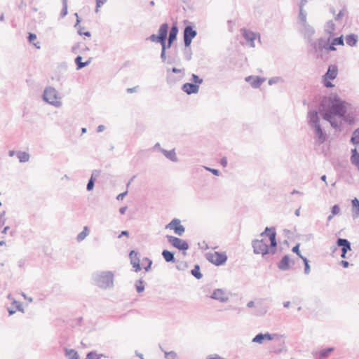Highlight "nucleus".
<instances>
[{"label": "nucleus", "mask_w": 359, "mask_h": 359, "mask_svg": "<svg viewBox=\"0 0 359 359\" xmlns=\"http://www.w3.org/2000/svg\"><path fill=\"white\" fill-rule=\"evenodd\" d=\"M261 239H255L252 241L253 252L255 255H262L263 257L269 254L274 255L277 250L276 232L274 227H266L261 233Z\"/></svg>", "instance_id": "f257e3e1"}, {"label": "nucleus", "mask_w": 359, "mask_h": 359, "mask_svg": "<svg viewBox=\"0 0 359 359\" xmlns=\"http://www.w3.org/2000/svg\"><path fill=\"white\" fill-rule=\"evenodd\" d=\"M309 126L313 130L316 142L318 144H323L327 140V135L320 124V118L316 110L309 111L307 114Z\"/></svg>", "instance_id": "f03ea898"}, {"label": "nucleus", "mask_w": 359, "mask_h": 359, "mask_svg": "<svg viewBox=\"0 0 359 359\" xmlns=\"http://www.w3.org/2000/svg\"><path fill=\"white\" fill-rule=\"evenodd\" d=\"M330 103L329 108L332 110L334 115L343 116L347 111L348 103L342 100L337 95H331L328 97Z\"/></svg>", "instance_id": "7ed1b4c3"}, {"label": "nucleus", "mask_w": 359, "mask_h": 359, "mask_svg": "<svg viewBox=\"0 0 359 359\" xmlns=\"http://www.w3.org/2000/svg\"><path fill=\"white\" fill-rule=\"evenodd\" d=\"M95 284L103 289L112 287L114 285V274L111 271H102L94 275Z\"/></svg>", "instance_id": "20e7f679"}, {"label": "nucleus", "mask_w": 359, "mask_h": 359, "mask_svg": "<svg viewBox=\"0 0 359 359\" xmlns=\"http://www.w3.org/2000/svg\"><path fill=\"white\" fill-rule=\"evenodd\" d=\"M46 103L55 107H60L62 106L61 97L53 87L46 88Z\"/></svg>", "instance_id": "39448f33"}, {"label": "nucleus", "mask_w": 359, "mask_h": 359, "mask_svg": "<svg viewBox=\"0 0 359 359\" xmlns=\"http://www.w3.org/2000/svg\"><path fill=\"white\" fill-rule=\"evenodd\" d=\"M166 238L168 241L175 248L185 251L189 249V246L186 241H184L173 236L167 235Z\"/></svg>", "instance_id": "423d86ee"}, {"label": "nucleus", "mask_w": 359, "mask_h": 359, "mask_svg": "<svg viewBox=\"0 0 359 359\" xmlns=\"http://www.w3.org/2000/svg\"><path fill=\"white\" fill-rule=\"evenodd\" d=\"M207 259L209 262L214 264L216 266H220L224 264L227 259V257L224 253L219 252H215L214 253H208Z\"/></svg>", "instance_id": "0eeeda50"}, {"label": "nucleus", "mask_w": 359, "mask_h": 359, "mask_svg": "<svg viewBox=\"0 0 359 359\" xmlns=\"http://www.w3.org/2000/svg\"><path fill=\"white\" fill-rule=\"evenodd\" d=\"M325 42L326 39L323 37L318 39L317 41L312 39L307 41L308 44L311 47L312 51L317 55L325 49Z\"/></svg>", "instance_id": "6e6552de"}, {"label": "nucleus", "mask_w": 359, "mask_h": 359, "mask_svg": "<svg viewBox=\"0 0 359 359\" xmlns=\"http://www.w3.org/2000/svg\"><path fill=\"white\" fill-rule=\"evenodd\" d=\"M197 35V32L192 26H187L184 29V43L185 47L190 46L191 41Z\"/></svg>", "instance_id": "1a4fd4ad"}, {"label": "nucleus", "mask_w": 359, "mask_h": 359, "mask_svg": "<svg viewBox=\"0 0 359 359\" xmlns=\"http://www.w3.org/2000/svg\"><path fill=\"white\" fill-rule=\"evenodd\" d=\"M241 32L250 46L255 47V40L257 36L259 38V35L245 28H242Z\"/></svg>", "instance_id": "9d476101"}, {"label": "nucleus", "mask_w": 359, "mask_h": 359, "mask_svg": "<svg viewBox=\"0 0 359 359\" xmlns=\"http://www.w3.org/2000/svg\"><path fill=\"white\" fill-rule=\"evenodd\" d=\"M300 32L304 35L306 41H309L312 39V36L315 33V29L308 23H305L301 25Z\"/></svg>", "instance_id": "9b49d317"}, {"label": "nucleus", "mask_w": 359, "mask_h": 359, "mask_svg": "<svg viewBox=\"0 0 359 359\" xmlns=\"http://www.w3.org/2000/svg\"><path fill=\"white\" fill-rule=\"evenodd\" d=\"M210 298L212 299L218 300L223 303L227 302L229 301V297L226 296L222 289L215 290L211 294Z\"/></svg>", "instance_id": "f8f14e48"}, {"label": "nucleus", "mask_w": 359, "mask_h": 359, "mask_svg": "<svg viewBox=\"0 0 359 359\" xmlns=\"http://www.w3.org/2000/svg\"><path fill=\"white\" fill-rule=\"evenodd\" d=\"M130 264L135 269L136 272L141 270L140 264V257L138 252L135 250H131L129 254Z\"/></svg>", "instance_id": "ddd939ff"}, {"label": "nucleus", "mask_w": 359, "mask_h": 359, "mask_svg": "<svg viewBox=\"0 0 359 359\" xmlns=\"http://www.w3.org/2000/svg\"><path fill=\"white\" fill-rule=\"evenodd\" d=\"M334 351L333 348H327L312 353L315 359H325Z\"/></svg>", "instance_id": "4468645a"}, {"label": "nucleus", "mask_w": 359, "mask_h": 359, "mask_svg": "<svg viewBox=\"0 0 359 359\" xmlns=\"http://www.w3.org/2000/svg\"><path fill=\"white\" fill-rule=\"evenodd\" d=\"M168 31V25L167 23L162 24L158 29V39L161 41V45L165 44Z\"/></svg>", "instance_id": "2eb2a0df"}, {"label": "nucleus", "mask_w": 359, "mask_h": 359, "mask_svg": "<svg viewBox=\"0 0 359 359\" xmlns=\"http://www.w3.org/2000/svg\"><path fill=\"white\" fill-rule=\"evenodd\" d=\"M245 81L250 83L251 86L254 88H259L261 84L264 82V78H260L259 76H249L245 78Z\"/></svg>", "instance_id": "dca6fc26"}, {"label": "nucleus", "mask_w": 359, "mask_h": 359, "mask_svg": "<svg viewBox=\"0 0 359 359\" xmlns=\"http://www.w3.org/2000/svg\"><path fill=\"white\" fill-rule=\"evenodd\" d=\"M182 90L188 95L197 93L199 90V86L198 85L186 83L182 85Z\"/></svg>", "instance_id": "f3484780"}, {"label": "nucleus", "mask_w": 359, "mask_h": 359, "mask_svg": "<svg viewBox=\"0 0 359 359\" xmlns=\"http://www.w3.org/2000/svg\"><path fill=\"white\" fill-rule=\"evenodd\" d=\"M337 245L341 248V252L346 253L351 251V243L346 238H338Z\"/></svg>", "instance_id": "a211bd4d"}, {"label": "nucleus", "mask_w": 359, "mask_h": 359, "mask_svg": "<svg viewBox=\"0 0 359 359\" xmlns=\"http://www.w3.org/2000/svg\"><path fill=\"white\" fill-rule=\"evenodd\" d=\"M272 339H273V334H271L269 333H266V334L259 333L252 339V342L262 344L264 340H272Z\"/></svg>", "instance_id": "6ab92c4d"}, {"label": "nucleus", "mask_w": 359, "mask_h": 359, "mask_svg": "<svg viewBox=\"0 0 359 359\" xmlns=\"http://www.w3.org/2000/svg\"><path fill=\"white\" fill-rule=\"evenodd\" d=\"M338 73V69L336 65H330L325 74L324 75L325 79H329L330 80H334Z\"/></svg>", "instance_id": "aec40b11"}, {"label": "nucleus", "mask_w": 359, "mask_h": 359, "mask_svg": "<svg viewBox=\"0 0 359 359\" xmlns=\"http://www.w3.org/2000/svg\"><path fill=\"white\" fill-rule=\"evenodd\" d=\"M177 33H178L177 27L175 25H173L171 27L170 32H169L168 48H170L173 41L176 40Z\"/></svg>", "instance_id": "412c9836"}, {"label": "nucleus", "mask_w": 359, "mask_h": 359, "mask_svg": "<svg viewBox=\"0 0 359 359\" xmlns=\"http://www.w3.org/2000/svg\"><path fill=\"white\" fill-rule=\"evenodd\" d=\"M290 258L288 255L283 257L281 260L278 263V268L281 271H287L290 269Z\"/></svg>", "instance_id": "4be33fe9"}, {"label": "nucleus", "mask_w": 359, "mask_h": 359, "mask_svg": "<svg viewBox=\"0 0 359 359\" xmlns=\"http://www.w3.org/2000/svg\"><path fill=\"white\" fill-rule=\"evenodd\" d=\"M91 61H92V57H89L87 61L82 62V57L80 55H78L75 58V60H74L75 64L76 65V69L79 70V69H81L82 68L88 66V65L90 64Z\"/></svg>", "instance_id": "5701e85b"}, {"label": "nucleus", "mask_w": 359, "mask_h": 359, "mask_svg": "<svg viewBox=\"0 0 359 359\" xmlns=\"http://www.w3.org/2000/svg\"><path fill=\"white\" fill-rule=\"evenodd\" d=\"M345 40L348 46L353 47L357 44L358 36L355 34H350L346 36Z\"/></svg>", "instance_id": "b1692460"}, {"label": "nucleus", "mask_w": 359, "mask_h": 359, "mask_svg": "<svg viewBox=\"0 0 359 359\" xmlns=\"http://www.w3.org/2000/svg\"><path fill=\"white\" fill-rule=\"evenodd\" d=\"M162 256L167 262L175 263L176 262L175 255L172 252L163 250L162 252Z\"/></svg>", "instance_id": "393cba45"}, {"label": "nucleus", "mask_w": 359, "mask_h": 359, "mask_svg": "<svg viewBox=\"0 0 359 359\" xmlns=\"http://www.w3.org/2000/svg\"><path fill=\"white\" fill-rule=\"evenodd\" d=\"M161 151L163 153V154L168 159L173 162H176L177 161V158L176 156V154L174 149L168 151L164 149H161Z\"/></svg>", "instance_id": "a878e982"}, {"label": "nucleus", "mask_w": 359, "mask_h": 359, "mask_svg": "<svg viewBox=\"0 0 359 359\" xmlns=\"http://www.w3.org/2000/svg\"><path fill=\"white\" fill-rule=\"evenodd\" d=\"M184 74H182L180 76H175L172 74H170L169 70H168V74L166 76L167 83L169 84H173L176 82L180 81L184 77Z\"/></svg>", "instance_id": "bb28decb"}, {"label": "nucleus", "mask_w": 359, "mask_h": 359, "mask_svg": "<svg viewBox=\"0 0 359 359\" xmlns=\"http://www.w3.org/2000/svg\"><path fill=\"white\" fill-rule=\"evenodd\" d=\"M65 355L67 359H80L76 351L72 348H65Z\"/></svg>", "instance_id": "cd10ccee"}, {"label": "nucleus", "mask_w": 359, "mask_h": 359, "mask_svg": "<svg viewBox=\"0 0 359 359\" xmlns=\"http://www.w3.org/2000/svg\"><path fill=\"white\" fill-rule=\"evenodd\" d=\"M351 162L356 167L359 165V153L357 151L356 148L351 149Z\"/></svg>", "instance_id": "c85d7f7f"}, {"label": "nucleus", "mask_w": 359, "mask_h": 359, "mask_svg": "<svg viewBox=\"0 0 359 359\" xmlns=\"http://www.w3.org/2000/svg\"><path fill=\"white\" fill-rule=\"evenodd\" d=\"M323 118L328 122L333 119L334 113H332V110L328 108L327 110L322 111L320 113Z\"/></svg>", "instance_id": "c756f323"}, {"label": "nucleus", "mask_w": 359, "mask_h": 359, "mask_svg": "<svg viewBox=\"0 0 359 359\" xmlns=\"http://www.w3.org/2000/svg\"><path fill=\"white\" fill-rule=\"evenodd\" d=\"M89 234V228L88 226H84L83 229L81 232H80L76 236V241L78 242L83 241L86 236Z\"/></svg>", "instance_id": "7c9ffc66"}, {"label": "nucleus", "mask_w": 359, "mask_h": 359, "mask_svg": "<svg viewBox=\"0 0 359 359\" xmlns=\"http://www.w3.org/2000/svg\"><path fill=\"white\" fill-rule=\"evenodd\" d=\"M335 25L332 21H329L326 23L325 31L330 34V36L334 34Z\"/></svg>", "instance_id": "2f4dec72"}, {"label": "nucleus", "mask_w": 359, "mask_h": 359, "mask_svg": "<svg viewBox=\"0 0 359 359\" xmlns=\"http://www.w3.org/2000/svg\"><path fill=\"white\" fill-rule=\"evenodd\" d=\"M267 312V309L263 306L261 304L257 303L256 306V310L254 313L256 316H264Z\"/></svg>", "instance_id": "473e14b6"}, {"label": "nucleus", "mask_w": 359, "mask_h": 359, "mask_svg": "<svg viewBox=\"0 0 359 359\" xmlns=\"http://www.w3.org/2000/svg\"><path fill=\"white\" fill-rule=\"evenodd\" d=\"M351 142L354 145H359V127L353 131Z\"/></svg>", "instance_id": "72a5a7b5"}, {"label": "nucleus", "mask_w": 359, "mask_h": 359, "mask_svg": "<svg viewBox=\"0 0 359 359\" xmlns=\"http://www.w3.org/2000/svg\"><path fill=\"white\" fill-rule=\"evenodd\" d=\"M191 273L197 279H201L203 276L200 271V266L198 264L194 266V269L191 271Z\"/></svg>", "instance_id": "f704fd0d"}, {"label": "nucleus", "mask_w": 359, "mask_h": 359, "mask_svg": "<svg viewBox=\"0 0 359 359\" xmlns=\"http://www.w3.org/2000/svg\"><path fill=\"white\" fill-rule=\"evenodd\" d=\"M299 20L300 25L308 23L306 21V13L303 8L299 9Z\"/></svg>", "instance_id": "c9c22d12"}, {"label": "nucleus", "mask_w": 359, "mask_h": 359, "mask_svg": "<svg viewBox=\"0 0 359 359\" xmlns=\"http://www.w3.org/2000/svg\"><path fill=\"white\" fill-rule=\"evenodd\" d=\"M17 156L20 162H27L29 158V154L24 151L18 152Z\"/></svg>", "instance_id": "e433bc0d"}, {"label": "nucleus", "mask_w": 359, "mask_h": 359, "mask_svg": "<svg viewBox=\"0 0 359 359\" xmlns=\"http://www.w3.org/2000/svg\"><path fill=\"white\" fill-rule=\"evenodd\" d=\"M180 223H181V222L179 219H173L169 224L165 226V228L172 229L174 231V228L177 227Z\"/></svg>", "instance_id": "4c0bfd02"}, {"label": "nucleus", "mask_w": 359, "mask_h": 359, "mask_svg": "<svg viewBox=\"0 0 359 359\" xmlns=\"http://www.w3.org/2000/svg\"><path fill=\"white\" fill-rule=\"evenodd\" d=\"M104 355L98 354L95 351H90L87 353L86 359H100Z\"/></svg>", "instance_id": "58836bf2"}, {"label": "nucleus", "mask_w": 359, "mask_h": 359, "mask_svg": "<svg viewBox=\"0 0 359 359\" xmlns=\"http://www.w3.org/2000/svg\"><path fill=\"white\" fill-rule=\"evenodd\" d=\"M135 288L138 293L144 290V282L142 279L137 280L135 283Z\"/></svg>", "instance_id": "ea45409f"}, {"label": "nucleus", "mask_w": 359, "mask_h": 359, "mask_svg": "<svg viewBox=\"0 0 359 359\" xmlns=\"http://www.w3.org/2000/svg\"><path fill=\"white\" fill-rule=\"evenodd\" d=\"M329 123H330L331 126L335 130L339 131L341 130V123L337 121L336 118H333V119L330 121Z\"/></svg>", "instance_id": "a19ab883"}, {"label": "nucleus", "mask_w": 359, "mask_h": 359, "mask_svg": "<svg viewBox=\"0 0 359 359\" xmlns=\"http://www.w3.org/2000/svg\"><path fill=\"white\" fill-rule=\"evenodd\" d=\"M67 1L68 0H62V9L61 11V13H60V17L61 18H64L65 16H66L68 13V11H67Z\"/></svg>", "instance_id": "79ce46f5"}, {"label": "nucleus", "mask_w": 359, "mask_h": 359, "mask_svg": "<svg viewBox=\"0 0 359 359\" xmlns=\"http://www.w3.org/2000/svg\"><path fill=\"white\" fill-rule=\"evenodd\" d=\"M184 231H185V228L184 226L181 225L180 223L179 224L177 227L174 228V232L180 236H182L183 233H184Z\"/></svg>", "instance_id": "37998d69"}, {"label": "nucleus", "mask_w": 359, "mask_h": 359, "mask_svg": "<svg viewBox=\"0 0 359 359\" xmlns=\"http://www.w3.org/2000/svg\"><path fill=\"white\" fill-rule=\"evenodd\" d=\"M330 42V38L326 39L325 42V48L324 50H326L327 51H334L336 50V48L334 45H332V43H329Z\"/></svg>", "instance_id": "c03bdc74"}, {"label": "nucleus", "mask_w": 359, "mask_h": 359, "mask_svg": "<svg viewBox=\"0 0 359 359\" xmlns=\"http://www.w3.org/2000/svg\"><path fill=\"white\" fill-rule=\"evenodd\" d=\"M164 355L165 358L167 359H176L177 357V353L173 351L169 352L164 351Z\"/></svg>", "instance_id": "a18cd8bd"}, {"label": "nucleus", "mask_w": 359, "mask_h": 359, "mask_svg": "<svg viewBox=\"0 0 359 359\" xmlns=\"http://www.w3.org/2000/svg\"><path fill=\"white\" fill-rule=\"evenodd\" d=\"M340 117L342 118L345 122L349 124H352L354 122V118L349 114H345L344 116Z\"/></svg>", "instance_id": "49530a36"}, {"label": "nucleus", "mask_w": 359, "mask_h": 359, "mask_svg": "<svg viewBox=\"0 0 359 359\" xmlns=\"http://www.w3.org/2000/svg\"><path fill=\"white\" fill-rule=\"evenodd\" d=\"M302 259L304 262V273L309 274L310 273V266L309 264V260L306 257H302Z\"/></svg>", "instance_id": "de8ad7c7"}, {"label": "nucleus", "mask_w": 359, "mask_h": 359, "mask_svg": "<svg viewBox=\"0 0 359 359\" xmlns=\"http://www.w3.org/2000/svg\"><path fill=\"white\" fill-rule=\"evenodd\" d=\"M332 45L334 46H343L344 45V39L343 36H341L339 37L334 38L332 41Z\"/></svg>", "instance_id": "09e8293b"}, {"label": "nucleus", "mask_w": 359, "mask_h": 359, "mask_svg": "<svg viewBox=\"0 0 359 359\" xmlns=\"http://www.w3.org/2000/svg\"><path fill=\"white\" fill-rule=\"evenodd\" d=\"M36 40V36L34 34L30 33L29 35V41L31 43H33L34 46L36 48H39L40 46L38 44L39 43H35L34 41Z\"/></svg>", "instance_id": "8fccbe9b"}, {"label": "nucleus", "mask_w": 359, "mask_h": 359, "mask_svg": "<svg viewBox=\"0 0 359 359\" xmlns=\"http://www.w3.org/2000/svg\"><path fill=\"white\" fill-rule=\"evenodd\" d=\"M191 81L194 82V84L199 85L203 83V79L199 78V76L195 74L191 75Z\"/></svg>", "instance_id": "3c124183"}, {"label": "nucleus", "mask_w": 359, "mask_h": 359, "mask_svg": "<svg viewBox=\"0 0 359 359\" xmlns=\"http://www.w3.org/2000/svg\"><path fill=\"white\" fill-rule=\"evenodd\" d=\"M184 55L185 60L189 61L191 59L192 53H191V50L189 48V46L186 47V48L184 50Z\"/></svg>", "instance_id": "603ef678"}, {"label": "nucleus", "mask_w": 359, "mask_h": 359, "mask_svg": "<svg viewBox=\"0 0 359 359\" xmlns=\"http://www.w3.org/2000/svg\"><path fill=\"white\" fill-rule=\"evenodd\" d=\"M283 81V79L281 77L275 76V77H272V78L269 79L268 83L269 85H273V84H275V83H278L279 81Z\"/></svg>", "instance_id": "864d4df0"}, {"label": "nucleus", "mask_w": 359, "mask_h": 359, "mask_svg": "<svg viewBox=\"0 0 359 359\" xmlns=\"http://www.w3.org/2000/svg\"><path fill=\"white\" fill-rule=\"evenodd\" d=\"M347 13V11L345 8H343L339 13L335 16L336 20H339L342 17H344Z\"/></svg>", "instance_id": "5fc2aeb1"}, {"label": "nucleus", "mask_w": 359, "mask_h": 359, "mask_svg": "<svg viewBox=\"0 0 359 359\" xmlns=\"http://www.w3.org/2000/svg\"><path fill=\"white\" fill-rule=\"evenodd\" d=\"M161 46H162V49H161V58L163 62H165V60L167 59L166 53H165V44H162Z\"/></svg>", "instance_id": "6e6d98bb"}, {"label": "nucleus", "mask_w": 359, "mask_h": 359, "mask_svg": "<svg viewBox=\"0 0 359 359\" xmlns=\"http://www.w3.org/2000/svg\"><path fill=\"white\" fill-rule=\"evenodd\" d=\"M101 171L99 170H93L90 176V179H93V180H96L97 177H99L100 175Z\"/></svg>", "instance_id": "4d7b16f0"}, {"label": "nucleus", "mask_w": 359, "mask_h": 359, "mask_svg": "<svg viewBox=\"0 0 359 359\" xmlns=\"http://www.w3.org/2000/svg\"><path fill=\"white\" fill-rule=\"evenodd\" d=\"M292 251L296 253L301 259L302 257H304V256L302 255L299 251V244H297L295 246H294L292 249Z\"/></svg>", "instance_id": "13d9d810"}, {"label": "nucleus", "mask_w": 359, "mask_h": 359, "mask_svg": "<svg viewBox=\"0 0 359 359\" xmlns=\"http://www.w3.org/2000/svg\"><path fill=\"white\" fill-rule=\"evenodd\" d=\"M94 184H95V180H93V179H89L88 180V182L87 184V186H86V189L88 191H91L94 188Z\"/></svg>", "instance_id": "bf43d9fd"}, {"label": "nucleus", "mask_w": 359, "mask_h": 359, "mask_svg": "<svg viewBox=\"0 0 359 359\" xmlns=\"http://www.w3.org/2000/svg\"><path fill=\"white\" fill-rule=\"evenodd\" d=\"M107 2V0H96V8L95 12L99 11V8L104 5Z\"/></svg>", "instance_id": "052dcab7"}, {"label": "nucleus", "mask_w": 359, "mask_h": 359, "mask_svg": "<svg viewBox=\"0 0 359 359\" xmlns=\"http://www.w3.org/2000/svg\"><path fill=\"white\" fill-rule=\"evenodd\" d=\"M339 212H340V208L338 205H334V206H332V210H331L332 215H336L339 214Z\"/></svg>", "instance_id": "680f3d73"}, {"label": "nucleus", "mask_w": 359, "mask_h": 359, "mask_svg": "<svg viewBox=\"0 0 359 359\" xmlns=\"http://www.w3.org/2000/svg\"><path fill=\"white\" fill-rule=\"evenodd\" d=\"M147 40H150L151 41L158 42V43H161V41H160V39H158V35H156V34H151V36H149L147 38Z\"/></svg>", "instance_id": "e2e57ef3"}, {"label": "nucleus", "mask_w": 359, "mask_h": 359, "mask_svg": "<svg viewBox=\"0 0 359 359\" xmlns=\"http://www.w3.org/2000/svg\"><path fill=\"white\" fill-rule=\"evenodd\" d=\"M352 205L353 208H358V214H359V201L356 198L352 200Z\"/></svg>", "instance_id": "0e129e2a"}, {"label": "nucleus", "mask_w": 359, "mask_h": 359, "mask_svg": "<svg viewBox=\"0 0 359 359\" xmlns=\"http://www.w3.org/2000/svg\"><path fill=\"white\" fill-rule=\"evenodd\" d=\"M144 260H145V261H147V262H148L147 266L144 267L145 271H149V270H150V269H151V264H152V261H151L150 259L147 258V257H146V258L144 259Z\"/></svg>", "instance_id": "69168bd1"}, {"label": "nucleus", "mask_w": 359, "mask_h": 359, "mask_svg": "<svg viewBox=\"0 0 359 359\" xmlns=\"http://www.w3.org/2000/svg\"><path fill=\"white\" fill-rule=\"evenodd\" d=\"M208 170H209L210 172H211L214 175H216V176H219V173L220 172L217 170V169H213V168H205Z\"/></svg>", "instance_id": "338daca9"}, {"label": "nucleus", "mask_w": 359, "mask_h": 359, "mask_svg": "<svg viewBox=\"0 0 359 359\" xmlns=\"http://www.w3.org/2000/svg\"><path fill=\"white\" fill-rule=\"evenodd\" d=\"M171 72L172 73H175V74H177V73H182V74H184V70L182 69H177L176 67H172V69H171Z\"/></svg>", "instance_id": "774afa93"}]
</instances>
